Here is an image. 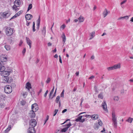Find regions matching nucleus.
I'll return each instance as SVG.
<instances>
[{
  "label": "nucleus",
  "mask_w": 133,
  "mask_h": 133,
  "mask_svg": "<svg viewBox=\"0 0 133 133\" xmlns=\"http://www.w3.org/2000/svg\"><path fill=\"white\" fill-rule=\"evenodd\" d=\"M112 125L114 127H116L117 124V116L116 115L115 112L114 111L112 114Z\"/></svg>",
  "instance_id": "f257e3e1"
},
{
  "label": "nucleus",
  "mask_w": 133,
  "mask_h": 133,
  "mask_svg": "<svg viewBox=\"0 0 133 133\" xmlns=\"http://www.w3.org/2000/svg\"><path fill=\"white\" fill-rule=\"evenodd\" d=\"M11 14L10 12L9 11H7L3 12L0 13V18H7L9 17Z\"/></svg>",
  "instance_id": "f03ea898"
},
{
  "label": "nucleus",
  "mask_w": 133,
  "mask_h": 133,
  "mask_svg": "<svg viewBox=\"0 0 133 133\" xmlns=\"http://www.w3.org/2000/svg\"><path fill=\"white\" fill-rule=\"evenodd\" d=\"M5 32L6 35L10 36L12 35L14 32L13 29L9 27H6L5 30Z\"/></svg>",
  "instance_id": "7ed1b4c3"
},
{
  "label": "nucleus",
  "mask_w": 133,
  "mask_h": 133,
  "mask_svg": "<svg viewBox=\"0 0 133 133\" xmlns=\"http://www.w3.org/2000/svg\"><path fill=\"white\" fill-rule=\"evenodd\" d=\"M5 92L7 94H10L12 92L11 87L9 85H6L4 88Z\"/></svg>",
  "instance_id": "20e7f679"
},
{
  "label": "nucleus",
  "mask_w": 133,
  "mask_h": 133,
  "mask_svg": "<svg viewBox=\"0 0 133 133\" xmlns=\"http://www.w3.org/2000/svg\"><path fill=\"white\" fill-rule=\"evenodd\" d=\"M37 124L36 120L34 119H31L30 121V127L34 128Z\"/></svg>",
  "instance_id": "39448f33"
},
{
  "label": "nucleus",
  "mask_w": 133,
  "mask_h": 133,
  "mask_svg": "<svg viewBox=\"0 0 133 133\" xmlns=\"http://www.w3.org/2000/svg\"><path fill=\"white\" fill-rule=\"evenodd\" d=\"M8 58V56L6 55H2L0 57V61L2 62H5L7 61Z\"/></svg>",
  "instance_id": "423d86ee"
},
{
  "label": "nucleus",
  "mask_w": 133,
  "mask_h": 133,
  "mask_svg": "<svg viewBox=\"0 0 133 133\" xmlns=\"http://www.w3.org/2000/svg\"><path fill=\"white\" fill-rule=\"evenodd\" d=\"M38 108L37 104L36 103H34L32 105V110L34 111H36L38 109Z\"/></svg>",
  "instance_id": "0eeeda50"
},
{
  "label": "nucleus",
  "mask_w": 133,
  "mask_h": 133,
  "mask_svg": "<svg viewBox=\"0 0 133 133\" xmlns=\"http://www.w3.org/2000/svg\"><path fill=\"white\" fill-rule=\"evenodd\" d=\"M83 117V116H80L76 119L75 121L77 122H83L85 121V119L84 118H82Z\"/></svg>",
  "instance_id": "6e6552de"
},
{
  "label": "nucleus",
  "mask_w": 133,
  "mask_h": 133,
  "mask_svg": "<svg viewBox=\"0 0 133 133\" xmlns=\"http://www.w3.org/2000/svg\"><path fill=\"white\" fill-rule=\"evenodd\" d=\"M2 75L3 76L7 77L9 75L11 71L10 70H9L8 71H4L2 72Z\"/></svg>",
  "instance_id": "1a4fd4ad"
},
{
  "label": "nucleus",
  "mask_w": 133,
  "mask_h": 133,
  "mask_svg": "<svg viewBox=\"0 0 133 133\" xmlns=\"http://www.w3.org/2000/svg\"><path fill=\"white\" fill-rule=\"evenodd\" d=\"M102 108L103 110L106 112H108L107 104L105 101H103L102 103Z\"/></svg>",
  "instance_id": "9d476101"
},
{
  "label": "nucleus",
  "mask_w": 133,
  "mask_h": 133,
  "mask_svg": "<svg viewBox=\"0 0 133 133\" xmlns=\"http://www.w3.org/2000/svg\"><path fill=\"white\" fill-rule=\"evenodd\" d=\"M26 41L27 44L29 46L30 48H31L32 44L31 41L28 37H26Z\"/></svg>",
  "instance_id": "9b49d317"
},
{
  "label": "nucleus",
  "mask_w": 133,
  "mask_h": 133,
  "mask_svg": "<svg viewBox=\"0 0 133 133\" xmlns=\"http://www.w3.org/2000/svg\"><path fill=\"white\" fill-rule=\"evenodd\" d=\"M22 14V12L21 11H20L18 12L15 15L12 17L11 19H10V20L11 19H12L15 18L17 17L19 15H20Z\"/></svg>",
  "instance_id": "f8f14e48"
},
{
  "label": "nucleus",
  "mask_w": 133,
  "mask_h": 133,
  "mask_svg": "<svg viewBox=\"0 0 133 133\" xmlns=\"http://www.w3.org/2000/svg\"><path fill=\"white\" fill-rule=\"evenodd\" d=\"M34 111H33V110H31L30 111L29 113V116L31 118H34L35 117V112Z\"/></svg>",
  "instance_id": "ddd939ff"
},
{
  "label": "nucleus",
  "mask_w": 133,
  "mask_h": 133,
  "mask_svg": "<svg viewBox=\"0 0 133 133\" xmlns=\"http://www.w3.org/2000/svg\"><path fill=\"white\" fill-rule=\"evenodd\" d=\"M71 125V124L69 123L67 125V127L63 128L62 130V131L63 132H66L68 129V128Z\"/></svg>",
  "instance_id": "4468645a"
},
{
  "label": "nucleus",
  "mask_w": 133,
  "mask_h": 133,
  "mask_svg": "<svg viewBox=\"0 0 133 133\" xmlns=\"http://www.w3.org/2000/svg\"><path fill=\"white\" fill-rule=\"evenodd\" d=\"M113 67L114 70L120 69L121 67V64L120 63L116 64L114 65Z\"/></svg>",
  "instance_id": "2eb2a0df"
},
{
  "label": "nucleus",
  "mask_w": 133,
  "mask_h": 133,
  "mask_svg": "<svg viewBox=\"0 0 133 133\" xmlns=\"http://www.w3.org/2000/svg\"><path fill=\"white\" fill-rule=\"evenodd\" d=\"M2 82L3 83H7L8 82V78L7 77L3 76L2 77Z\"/></svg>",
  "instance_id": "dca6fc26"
},
{
  "label": "nucleus",
  "mask_w": 133,
  "mask_h": 133,
  "mask_svg": "<svg viewBox=\"0 0 133 133\" xmlns=\"http://www.w3.org/2000/svg\"><path fill=\"white\" fill-rule=\"evenodd\" d=\"M99 118V115H98L94 114L92 115L91 119L93 120L97 119Z\"/></svg>",
  "instance_id": "f3484780"
},
{
  "label": "nucleus",
  "mask_w": 133,
  "mask_h": 133,
  "mask_svg": "<svg viewBox=\"0 0 133 133\" xmlns=\"http://www.w3.org/2000/svg\"><path fill=\"white\" fill-rule=\"evenodd\" d=\"M35 131L34 128H32L30 127L28 129V133H35Z\"/></svg>",
  "instance_id": "a211bd4d"
},
{
  "label": "nucleus",
  "mask_w": 133,
  "mask_h": 133,
  "mask_svg": "<svg viewBox=\"0 0 133 133\" xmlns=\"http://www.w3.org/2000/svg\"><path fill=\"white\" fill-rule=\"evenodd\" d=\"M109 11H108L107 9H105L103 12L104 17H105L109 13Z\"/></svg>",
  "instance_id": "6ab92c4d"
},
{
  "label": "nucleus",
  "mask_w": 133,
  "mask_h": 133,
  "mask_svg": "<svg viewBox=\"0 0 133 133\" xmlns=\"http://www.w3.org/2000/svg\"><path fill=\"white\" fill-rule=\"evenodd\" d=\"M25 17L26 19L29 20L32 18V16L30 14H27L25 15Z\"/></svg>",
  "instance_id": "aec40b11"
},
{
  "label": "nucleus",
  "mask_w": 133,
  "mask_h": 133,
  "mask_svg": "<svg viewBox=\"0 0 133 133\" xmlns=\"http://www.w3.org/2000/svg\"><path fill=\"white\" fill-rule=\"evenodd\" d=\"M26 88L27 89L29 90L31 88V85L29 82H28L26 83Z\"/></svg>",
  "instance_id": "412c9836"
},
{
  "label": "nucleus",
  "mask_w": 133,
  "mask_h": 133,
  "mask_svg": "<svg viewBox=\"0 0 133 133\" xmlns=\"http://www.w3.org/2000/svg\"><path fill=\"white\" fill-rule=\"evenodd\" d=\"M95 31H93L90 33V37L89 38V40L95 37Z\"/></svg>",
  "instance_id": "4be33fe9"
},
{
  "label": "nucleus",
  "mask_w": 133,
  "mask_h": 133,
  "mask_svg": "<svg viewBox=\"0 0 133 133\" xmlns=\"http://www.w3.org/2000/svg\"><path fill=\"white\" fill-rule=\"evenodd\" d=\"M129 17L128 16H126L123 17H121L119 18L118 19V20H120L121 19H125L126 20L128 19Z\"/></svg>",
  "instance_id": "5701e85b"
},
{
  "label": "nucleus",
  "mask_w": 133,
  "mask_h": 133,
  "mask_svg": "<svg viewBox=\"0 0 133 133\" xmlns=\"http://www.w3.org/2000/svg\"><path fill=\"white\" fill-rule=\"evenodd\" d=\"M78 20L79 22H82L84 21V18L83 17L81 16L78 18Z\"/></svg>",
  "instance_id": "b1692460"
},
{
  "label": "nucleus",
  "mask_w": 133,
  "mask_h": 133,
  "mask_svg": "<svg viewBox=\"0 0 133 133\" xmlns=\"http://www.w3.org/2000/svg\"><path fill=\"white\" fill-rule=\"evenodd\" d=\"M62 37L63 38V41L64 42V44L66 41V37L64 34L63 33Z\"/></svg>",
  "instance_id": "393cba45"
},
{
  "label": "nucleus",
  "mask_w": 133,
  "mask_h": 133,
  "mask_svg": "<svg viewBox=\"0 0 133 133\" xmlns=\"http://www.w3.org/2000/svg\"><path fill=\"white\" fill-rule=\"evenodd\" d=\"M42 34L44 36H45V35L46 32V27L44 26L43 27V30L42 31Z\"/></svg>",
  "instance_id": "a878e982"
},
{
  "label": "nucleus",
  "mask_w": 133,
  "mask_h": 133,
  "mask_svg": "<svg viewBox=\"0 0 133 133\" xmlns=\"http://www.w3.org/2000/svg\"><path fill=\"white\" fill-rule=\"evenodd\" d=\"M4 48L7 50H9L11 49V47L10 46L8 45H5L4 46Z\"/></svg>",
  "instance_id": "bb28decb"
},
{
  "label": "nucleus",
  "mask_w": 133,
  "mask_h": 133,
  "mask_svg": "<svg viewBox=\"0 0 133 133\" xmlns=\"http://www.w3.org/2000/svg\"><path fill=\"white\" fill-rule=\"evenodd\" d=\"M11 125H9L8 127L5 130V133L8 132L11 129Z\"/></svg>",
  "instance_id": "cd10ccee"
},
{
  "label": "nucleus",
  "mask_w": 133,
  "mask_h": 133,
  "mask_svg": "<svg viewBox=\"0 0 133 133\" xmlns=\"http://www.w3.org/2000/svg\"><path fill=\"white\" fill-rule=\"evenodd\" d=\"M19 0H16L14 2V5L19 6Z\"/></svg>",
  "instance_id": "c85d7f7f"
},
{
  "label": "nucleus",
  "mask_w": 133,
  "mask_h": 133,
  "mask_svg": "<svg viewBox=\"0 0 133 133\" xmlns=\"http://www.w3.org/2000/svg\"><path fill=\"white\" fill-rule=\"evenodd\" d=\"M133 120V118L130 117H129L127 120H126V121L130 123H131Z\"/></svg>",
  "instance_id": "c756f323"
},
{
  "label": "nucleus",
  "mask_w": 133,
  "mask_h": 133,
  "mask_svg": "<svg viewBox=\"0 0 133 133\" xmlns=\"http://www.w3.org/2000/svg\"><path fill=\"white\" fill-rule=\"evenodd\" d=\"M99 125L97 123H95L94 125V127L95 129H97L99 128Z\"/></svg>",
  "instance_id": "7c9ffc66"
},
{
  "label": "nucleus",
  "mask_w": 133,
  "mask_h": 133,
  "mask_svg": "<svg viewBox=\"0 0 133 133\" xmlns=\"http://www.w3.org/2000/svg\"><path fill=\"white\" fill-rule=\"evenodd\" d=\"M98 97L101 99H103V95L102 93H101L98 95Z\"/></svg>",
  "instance_id": "2f4dec72"
},
{
  "label": "nucleus",
  "mask_w": 133,
  "mask_h": 133,
  "mask_svg": "<svg viewBox=\"0 0 133 133\" xmlns=\"http://www.w3.org/2000/svg\"><path fill=\"white\" fill-rule=\"evenodd\" d=\"M18 6L14 5L12 6V8L13 10H14L15 11H17L18 10V8H17V7Z\"/></svg>",
  "instance_id": "473e14b6"
},
{
  "label": "nucleus",
  "mask_w": 133,
  "mask_h": 133,
  "mask_svg": "<svg viewBox=\"0 0 133 133\" xmlns=\"http://www.w3.org/2000/svg\"><path fill=\"white\" fill-rule=\"evenodd\" d=\"M113 99L115 101H117L119 100V98L118 96H115L113 97Z\"/></svg>",
  "instance_id": "72a5a7b5"
},
{
  "label": "nucleus",
  "mask_w": 133,
  "mask_h": 133,
  "mask_svg": "<svg viewBox=\"0 0 133 133\" xmlns=\"http://www.w3.org/2000/svg\"><path fill=\"white\" fill-rule=\"evenodd\" d=\"M98 123H97L100 126H102V122L100 120H98Z\"/></svg>",
  "instance_id": "f704fd0d"
},
{
  "label": "nucleus",
  "mask_w": 133,
  "mask_h": 133,
  "mask_svg": "<svg viewBox=\"0 0 133 133\" xmlns=\"http://www.w3.org/2000/svg\"><path fill=\"white\" fill-rule=\"evenodd\" d=\"M107 69L108 71L114 70L113 66L108 67L107 68Z\"/></svg>",
  "instance_id": "c9c22d12"
},
{
  "label": "nucleus",
  "mask_w": 133,
  "mask_h": 133,
  "mask_svg": "<svg viewBox=\"0 0 133 133\" xmlns=\"http://www.w3.org/2000/svg\"><path fill=\"white\" fill-rule=\"evenodd\" d=\"M40 19L39 18L38 19L37 21V28H39V25H40Z\"/></svg>",
  "instance_id": "e433bc0d"
},
{
  "label": "nucleus",
  "mask_w": 133,
  "mask_h": 133,
  "mask_svg": "<svg viewBox=\"0 0 133 133\" xmlns=\"http://www.w3.org/2000/svg\"><path fill=\"white\" fill-rule=\"evenodd\" d=\"M64 90L63 89L62 90V91L61 94V97L63 98L64 97Z\"/></svg>",
  "instance_id": "4c0bfd02"
},
{
  "label": "nucleus",
  "mask_w": 133,
  "mask_h": 133,
  "mask_svg": "<svg viewBox=\"0 0 133 133\" xmlns=\"http://www.w3.org/2000/svg\"><path fill=\"white\" fill-rule=\"evenodd\" d=\"M127 1V0H124L121 2L120 4V5L121 6L122 8H123V7L122 5L125 3Z\"/></svg>",
  "instance_id": "58836bf2"
},
{
  "label": "nucleus",
  "mask_w": 133,
  "mask_h": 133,
  "mask_svg": "<svg viewBox=\"0 0 133 133\" xmlns=\"http://www.w3.org/2000/svg\"><path fill=\"white\" fill-rule=\"evenodd\" d=\"M35 23L34 22H33V25L32 26V28H33V32H35Z\"/></svg>",
  "instance_id": "ea45409f"
},
{
  "label": "nucleus",
  "mask_w": 133,
  "mask_h": 133,
  "mask_svg": "<svg viewBox=\"0 0 133 133\" xmlns=\"http://www.w3.org/2000/svg\"><path fill=\"white\" fill-rule=\"evenodd\" d=\"M26 103L25 101L24 100H22L21 102V104L22 105H24Z\"/></svg>",
  "instance_id": "a19ab883"
},
{
  "label": "nucleus",
  "mask_w": 133,
  "mask_h": 133,
  "mask_svg": "<svg viewBox=\"0 0 133 133\" xmlns=\"http://www.w3.org/2000/svg\"><path fill=\"white\" fill-rule=\"evenodd\" d=\"M66 27V25L65 24H63L60 27V29H62V30H63L64 28Z\"/></svg>",
  "instance_id": "79ce46f5"
},
{
  "label": "nucleus",
  "mask_w": 133,
  "mask_h": 133,
  "mask_svg": "<svg viewBox=\"0 0 133 133\" xmlns=\"http://www.w3.org/2000/svg\"><path fill=\"white\" fill-rule=\"evenodd\" d=\"M0 105L1 108H3L5 107V105L4 103H1Z\"/></svg>",
  "instance_id": "37998d69"
},
{
  "label": "nucleus",
  "mask_w": 133,
  "mask_h": 133,
  "mask_svg": "<svg viewBox=\"0 0 133 133\" xmlns=\"http://www.w3.org/2000/svg\"><path fill=\"white\" fill-rule=\"evenodd\" d=\"M114 25V23H111L110 24V27L109 28L110 29H111L112 28H113Z\"/></svg>",
  "instance_id": "c03bdc74"
},
{
  "label": "nucleus",
  "mask_w": 133,
  "mask_h": 133,
  "mask_svg": "<svg viewBox=\"0 0 133 133\" xmlns=\"http://www.w3.org/2000/svg\"><path fill=\"white\" fill-rule=\"evenodd\" d=\"M60 99V97L59 96H58L57 97L56 99V101L57 103H58V101Z\"/></svg>",
  "instance_id": "a18cd8bd"
},
{
  "label": "nucleus",
  "mask_w": 133,
  "mask_h": 133,
  "mask_svg": "<svg viewBox=\"0 0 133 133\" xmlns=\"http://www.w3.org/2000/svg\"><path fill=\"white\" fill-rule=\"evenodd\" d=\"M32 8V4H30L29 5V6H28V11L29 10H30V9H31Z\"/></svg>",
  "instance_id": "49530a36"
},
{
  "label": "nucleus",
  "mask_w": 133,
  "mask_h": 133,
  "mask_svg": "<svg viewBox=\"0 0 133 133\" xmlns=\"http://www.w3.org/2000/svg\"><path fill=\"white\" fill-rule=\"evenodd\" d=\"M58 111V109H55V110L54 111V114L53 115L54 116H55L56 115V114H57V113Z\"/></svg>",
  "instance_id": "de8ad7c7"
},
{
  "label": "nucleus",
  "mask_w": 133,
  "mask_h": 133,
  "mask_svg": "<svg viewBox=\"0 0 133 133\" xmlns=\"http://www.w3.org/2000/svg\"><path fill=\"white\" fill-rule=\"evenodd\" d=\"M54 90L53 89H52V90L51 91L50 94H49V97H50V96H51V95L54 92Z\"/></svg>",
  "instance_id": "09e8293b"
},
{
  "label": "nucleus",
  "mask_w": 133,
  "mask_h": 133,
  "mask_svg": "<svg viewBox=\"0 0 133 133\" xmlns=\"http://www.w3.org/2000/svg\"><path fill=\"white\" fill-rule=\"evenodd\" d=\"M28 94L27 92H25L23 93V95L24 97H25V96H26Z\"/></svg>",
  "instance_id": "8fccbe9b"
},
{
  "label": "nucleus",
  "mask_w": 133,
  "mask_h": 133,
  "mask_svg": "<svg viewBox=\"0 0 133 133\" xmlns=\"http://www.w3.org/2000/svg\"><path fill=\"white\" fill-rule=\"evenodd\" d=\"M48 92V90H47L45 92L44 95V96L45 97H46Z\"/></svg>",
  "instance_id": "3c124183"
},
{
  "label": "nucleus",
  "mask_w": 133,
  "mask_h": 133,
  "mask_svg": "<svg viewBox=\"0 0 133 133\" xmlns=\"http://www.w3.org/2000/svg\"><path fill=\"white\" fill-rule=\"evenodd\" d=\"M59 62L61 63H62V62L61 57L60 56V55H59Z\"/></svg>",
  "instance_id": "603ef678"
},
{
  "label": "nucleus",
  "mask_w": 133,
  "mask_h": 133,
  "mask_svg": "<svg viewBox=\"0 0 133 133\" xmlns=\"http://www.w3.org/2000/svg\"><path fill=\"white\" fill-rule=\"evenodd\" d=\"M50 79L49 78H48L46 80V82L47 83H48L50 82Z\"/></svg>",
  "instance_id": "864d4df0"
},
{
  "label": "nucleus",
  "mask_w": 133,
  "mask_h": 133,
  "mask_svg": "<svg viewBox=\"0 0 133 133\" xmlns=\"http://www.w3.org/2000/svg\"><path fill=\"white\" fill-rule=\"evenodd\" d=\"M95 77V76L93 75L91 76L90 77H89L88 79H92L94 78Z\"/></svg>",
  "instance_id": "5fc2aeb1"
},
{
  "label": "nucleus",
  "mask_w": 133,
  "mask_h": 133,
  "mask_svg": "<svg viewBox=\"0 0 133 133\" xmlns=\"http://www.w3.org/2000/svg\"><path fill=\"white\" fill-rule=\"evenodd\" d=\"M79 71L76 72L75 73L76 76H78L79 75Z\"/></svg>",
  "instance_id": "6e6d98bb"
},
{
  "label": "nucleus",
  "mask_w": 133,
  "mask_h": 133,
  "mask_svg": "<svg viewBox=\"0 0 133 133\" xmlns=\"http://www.w3.org/2000/svg\"><path fill=\"white\" fill-rule=\"evenodd\" d=\"M95 58V56L94 55H92L91 56V59L92 60L94 59Z\"/></svg>",
  "instance_id": "4d7b16f0"
},
{
  "label": "nucleus",
  "mask_w": 133,
  "mask_h": 133,
  "mask_svg": "<svg viewBox=\"0 0 133 133\" xmlns=\"http://www.w3.org/2000/svg\"><path fill=\"white\" fill-rule=\"evenodd\" d=\"M67 110L66 109H64V110L62 111V113H64L66 112Z\"/></svg>",
  "instance_id": "13d9d810"
},
{
  "label": "nucleus",
  "mask_w": 133,
  "mask_h": 133,
  "mask_svg": "<svg viewBox=\"0 0 133 133\" xmlns=\"http://www.w3.org/2000/svg\"><path fill=\"white\" fill-rule=\"evenodd\" d=\"M49 116L48 115L47 116H46V119L45 120H46V121H47L49 119Z\"/></svg>",
  "instance_id": "bf43d9fd"
},
{
  "label": "nucleus",
  "mask_w": 133,
  "mask_h": 133,
  "mask_svg": "<svg viewBox=\"0 0 133 133\" xmlns=\"http://www.w3.org/2000/svg\"><path fill=\"white\" fill-rule=\"evenodd\" d=\"M42 91V89H40L39 90V91L38 92V94L39 95V94Z\"/></svg>",
  "instance_id": "052dcab7"
},
{
  "label": "nucleus",
  "mask_w": 133,
  "mask_h": 133,
  "mask_svg": "<svg viewBox=\"0 0 133 133\" xmlns=\"http://www.w3.org/2000/svg\"><path fill=\"white\" fill-rule=\"evenodd\" d=\"M91 116H92V115H87V117L89 118H91Z\"/></svg>",
  "instance_id": "680f3d73"
},
{
  "label": "nucleus",
  "mask_w": 133,
  "mask_h": 133,
  "mask_svg": "<svg viewBox=\"0 0 133 133\" xmlns=\"http://www.w3.org/2000/svg\"><path fill=\"white\" fill-rule=\"evenodd\" d=\"M26 51V50L25 49H24L22 51V53L24 54L25 52Z\"/></svg>",
  "instance_id": "e2e57ef3"
},
{
  "label": "nucleus",
  "mask_w": 133,
  "mask_h": 133,
  "mask_svg": "<svg viewBox=\"0 0 133 133\" xmlns=\"http://www.w3.org/2000/svg\"><path fill=\"white\" fill-rule=\"evenodd\" d=\"M78 21V20L77 19H74V22H77Z\"/></svg>",
  "instance_id": "0e129e2a"
},
{
  "label": "nucleus",
  "mask_w": 133,
  "mask_h": 133,
  "mask_svg": "<svg viewBox=\"0 0 133 133\" xmlns=\"http://www.w3.org/2000/svg\"><path fill=\"white\" fill-rule=\"evenodd\" d=\"M130 21L131 22H133V17H131V18Z\"/></svg>",
  "instance_id": "69168bd1"
},
{
  "label": "nucleus",
  "mask_w": 133,
  "mask_h": 133,
  "mask_svg": "<svg viewBox=\"0 0 133 133\" xmlns=\"http://www.w3.org/2000/svg\"><path fill=\"white\" fill-rule=\"evenodd\" d=\"M58 57V55L57 54H55V55L54 56V57L56 58H57Z\"/></svg>",
  "instance_id": "338daca9"
},
{
  "label": "nucleus",
  "mask_w": 133,
  "mask_h": 133,
  "mask_svg": "<svg viewBox=\"0 0 133 133\" xmlns=\"http://www.w3.org/2000/svg\"><path fill=\"white\" fill-rule=\"evenodd\" d=\"M77 89V88L75 87H74L73 91H75Z\"/></svg>",
  "instance_id": "774afa93"
}]
</instances>
